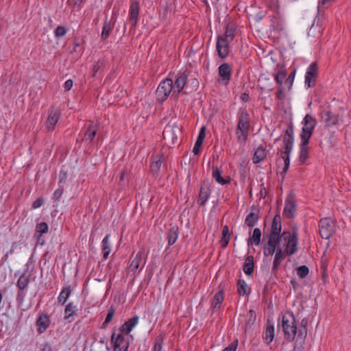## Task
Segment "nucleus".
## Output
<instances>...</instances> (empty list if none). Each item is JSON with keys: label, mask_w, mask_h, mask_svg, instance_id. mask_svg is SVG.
<instances>
[{"label": "nucleus", "mask_w": 351, "mask_h": 351, "mask_svg": "<svg viewBox=\"0 0 351 351\" xmlns=\"http://www.w3.org/2000/svg\"><path fill=\"white\" fill-rule=\"evenodd\" d=\"M278 326L282 329L284 337L287 341L294 340L298 329L295 317L292 312L287 311L279 316Z\"/></svg>", "instance_id": "f257e3e1"}, {"label": "nucleus", "mask_w": 351, "mask_h": 351, "mask_svg": "<svg viewBox=\"0 0 351 351\" xmlns=\"http://www.w3.org/2000/svg\"><path fill=\"white\" fill-rule=\"evenodd\" d=\"M238 123L235 131L237 139L241 143H245L250 128V114L246 109H240L238 114Z\"/></svg>", "instance_id": "f03ea898"}, {"label": "nucleus", "mask_w": 351, "mask_h": 351, "mask_svg": "<svg viewBox=\"0 0 351 351\" xmlns=\"http://www.w3.org/2000/svg\"><path fill=\"white\" fill-rule=\"evenodd\" d=\"M283 241L282 250H287L289 254H294L298 251V229L293 227L292 231H284L280 241Z\"/></svg>", "instance_id": "7ed1b4c3"}, {"label": "nucleus", "mask_w": 351, "mask_h": 351, "mask_svg": "<svg viewBox=\"0 0 351 351\" xmlns=\"http://www.w3.org/2000/svg\"><path fill=\"white\" fill-rule=\"evenodd\" d=\"M171 93H173V78L169 76L160 82L156 91V100L160 103L164 102Z\"/></svg>", "instance_id": "20e7f679"}, {"label": "nucleus", "mask_w": 351, "mask_h": 351, "mask_svg": "<svg viewBox=\"0 0 351 351\" xmlns=\"http://www.w3.org/2000/svg\"><path fill=\"white\" fill-rule=\"evenodd\" d=\"M111 343L113 345L114 351H127L129 345V335L118 331L114 328L111 335Z\"/></svg>", "instance_id": "39448f33"}, {"label": "nucleus", "mask_w": 351, "mask_h": 351, "mask_svg": "<svg viewBox=\"0 0 351 351\" xmlns=\"http://www.w3.org/2000/svg\"><path fill=\"white\" fill-rule=\"evenodd\" d=\"M302 132L300 134V139L309 141L317 125V121L311 114H307L302 121Z\"/></svg>", "instance_id": "423d86ee"}, {"label": "nucleus", "mask_w": 351, "mask_h": 351, "mask_svg": "<svg viewBox=\"0 0 351 351\" xmlns=\"http://www.w3.org/2000/svg\"><path fill=\"white\" fill-rule=\"evenodd\" d=\"M281 230V217L280 215L278 214L274 217L270 230L269 231L268 233L264 235L263 240H265V239H269L280 241L281 237L282 236Z\"/></svg>", "instance_id": "0eeeda50"}, {"label": "nucleus", "mask_w": 351, "mask_h": 351, "mask_svg": "<svg viewBox=\"0 0 351 351\" xmlns=\"http://www.w3.org/2000/svg\"><path fill=\"white\" fill-rule=\"evenodd\" d=\"M181 132L180 128L176 124H168L165 126L162 137L167 143L175 145L178 143V135Z\"/></svg>", "instance_id": "6e6552de"}, {"label": "nucleus", "mask_w": 351, "mask_h": 351, "mask_svg": "<svg viewBox=\"0 0 351 351\" xmlns=\"http://www.w3.org/2000/svg\"><path fill=\"white\" fill-rule=\"evenodd\" d=\"M188 76L184 73L179 72L174 76L173 79V93L171 97L177 99L179 97V94L183 90L184 86L187 83Z\"/></svg>", "instance_id": "1a4fd4ad"}, {"label": "nucleus", "mask_w": 351, "mask_h": 351, "mask_svg": "<svg viewBox=\"0 0 351 351\" xmlns=\"http://www.w3.org/2000/svg\"><path fill=\"white\" fill-rule=\"evenodd\" d=\"M319 234L322 239H328L335 232V222L330 218H324L319 221Z\"/></svg>", "instance_id": "9d476101"}, {"label": "nucleus", "mask_w": 351, "mask_h": 351, "mask_svg": "<svg viewBox=\"0 0 351 351\" xmlns=\"http://www.w3.org/2000/svg\"><path fill=\"white\" fill-rule=\"evenodd\" d=\"M318 75V64L317 62H312L308 66L305 75V85L308 88L314 87Z\"/></svg>", "instance_id": "9b49d317"}, {"label": "nucleus", "mask_w": 351, "mask_h": 351, "mask_svg": "<svg viewBox=\"0 0 351 351\" xmlns=\"http://www.w3.org/2000/svg\"><path fill=\"white\" fill-rule=\"evenodd\" d=\"M287 250H282L280 243L275 252L274 258L273 261V266L271 273L276 274L279 269L280 264L286 256H291Z\"/></svg>", "instance_id": "f8f14e48"}, {"label": "nucleus", "mask_w": 351, "mask_h": 351, "mask_svg": "<svg viewBox=\"0 0 351 351\" xmlns=\"http://www.w3.org/2000/svg\"><path fill=\"white\" fill-rule=\"evenodd\" d=\"M322 118L324 120L326 127L335 126L340 120L339 114L332 112L330 107L323 111Z\"/></svg>", "instance_id": "ddd939ff"}, {"label": "nucleus", "mask_w": 351, "mask_h": 351, "mask_svg": "<svg viewBox=\"0 0 351 351\" xmlns=\"http://www.w3.org/2000/svg\"><path fill=\"white\" fill-rule=\"evenodd\" d=\"M60 116V110L58 108H51L49 110V115L46 121V126L49 131L54 130Z\"/></svg>", "instance_id": "4468645a"}, {"label": "nucleus", "mask_w": 351, "mask_h": 351, "mask_svg": "<svg viewBox=\"0 0 351 351\" xmlns=\"http://www.w3.org/2000/svg\"><path fill=\"white\" fill-rule=\"evenodd\" d=\"M36 324L37 326V331L39 334L45 332L49 327L51 320L49 316L44 313H40L36 319Z\"/></svg>", "instance_id": "2eb2a0df"}, {"label": "nucleus", "mask_w": 351, "mask_h": 351, "mask_svg": "<svg viewBox=\"0 0 351 351\" xmlns=\"http://www.w3.org/2000/svg\"><path fill=\"white\" fill-rule=\"evenodd\" d=\"M295 211L296 204L294 201V197L290 194L286 199L283 214L287 218L291 219L294 217Z\"/></svg>", "instance_id": "dca6fc26"}, {"label": "nucleus", "mask_w": 351, "mask_h": 351, "mask_svg": "<svg viewBox=\"0 0 351 351\" xmlns=\"http://www.w3.org/2000/svg\"><path fill=\"white\" fill-rule=\"evenodd\" d=\"M210 195V189L208 182L204 181L200 187L199 197L197 203L199 206H204Z\"/></svg>", "instance_id": "f3484780"}, {"label": "nucleus", "mask_w": 351, "mask_h": 351, "mask_svg": "<svg viewBox=\"0 0 351 351\" xmlns=\"http://www.w3.org/2000/svg\"><path fill=\"white\" fill-rule=\"evenodd\" d=\"M280 241L267 239V241L263 246V255L265 256H272L275 254Z\"/></svg>", "instance_id": "a211bd4d"}, {"label": "nucleus", "mask_w": 351, "mask_h": 351, "mask_svg": "<svg viewBox=\"0 0 351 351\" xmlns=\"http://www.w3.org/2000/svg\"><path fill=\"white\" fill-rule=\"evenodd\" d=\"M139 317L138 315L132 317L131 319L125 322L118 330L119 332L129 335V333L132 330L138 322Z\"/></svg>", "instance_id": "6ab92c4d"}, {"label": "nucleus", "mask_w": 351, "mask_h": 351, "mask_svg": "<svg viewBox=\"0 0 351 351\" xmlns=\"http://www.w3.org/2000/svg\"><path fill=\"white\" fill-rule=\"evenodd\" d=\"M229 43L224 42L221 37H217L216 48L219 56L224 59L229 53Z\"/></svg>", "instance_id": "aec40b11"}, {"label": "nucleus", "mask_w": 351, "mask_h": 351, "mask_svg": "<svg viewBox=\"0 0 351 351\" xmlns=\"http://www.w3.org/2000/svg\"><path fill=\"white\" fill-rule=\"evenodd\" d=\"M139 14V4L137 1H132L130 7V23L132 27H134L138 21Z\"/></svg>", "instance_id": "412c9836"}, {"label": "nucleus", "mask_w": 351, "mask_h": 351, "mask_svg": "<svg viewBox=\"0 0 351 351\" xmlns=\"http://www.w3.org/2000/svg\"><path fill=\"white\" fill-rule=\"evenodd\" d=\"M232 73V69L228 63H223L219 66V77L221 78L222 81H224L226 82V84H227L231 77Z\"/></svg>", "instance_id": "4be33fe9"}, {"label": "nucleus", "mask_w": 351, "mask_h": 351, "mask_svg": "<svg viewBox=\"0 0 351 351\" xmlns=\"http://www.w3.org/2000/svg\"><path fill=\"white\" fill-rule=\"evenodd\" d=\"M259 210L254 206H252V211L247 215L245 219V223L250 227H254L259 219Z\"/></svg>", "instance_id": "5701e85b"}, {"label": "nucleus", "mask_w": 351, "mask_h": 351, "mask_svg": "<svg viewBox=\"0 0 351 351\" xmlns=\"http://www.w3.org/2000/svg\"><path fill=\"white\" fill-rule=\"evenodd\" d=\"M164 162L163 156H153V161L150 165V169L153 176L157 177L159 176L161 165Z\"/></svg>", "instance_id": "b1692460"}, {"label": "nucleus", "mask_w": 351, "mask_h": 351, "mask_svg": "<svg viewBox=\"0 0 351 351\" xmlns=\"http://www.w3.org/2000/svg\"><path fill=\"white\" fill-rule=\"evenodd\" d=\"M97 132V125L93 123L90 124L86 129L84 137L82 138V141L88 143H93Z\"/></svg>", "instance_id": "393cba45"}, {"label": "nucleus", "mask_w": 351, "mask_h": 351, "mask_svg": "<svg viewBox=\"0 0 351 351\" xmlns=\"http://www.w3.org/2000/svg\"><path fill=\"white\" fill-rule=\"evenodd\" d=\"M308 144L309 141L301 140L300 145V151L299 155V161L301 165H303L308 158Z\"/></svg>", "instance_id": "a878e982"}, {"label": "nucleus", "mask_w": 351, "mask_h": 351, "mask_svg": "<svg viewBox=\"0 0 351 351\" xmlns=\"http://www.w3.org/2000/svg\"><path fill=\"white\" fill-rule=\"evenodd\" d=\"M111 21H113L112 24H111V21H108L107 17H106V20L104 23L101 35V38L103 40H106L109 37L110 32L112 29L114 23L116 21V18H114L112 16L111 19Z\"/></svg>", "instance_id": "bb28decb"}, {"label": "nucleus", "mask_w": 351, "mask_h": 351, "mask_svg": "<svg viewBox=\"0 0 351 351\" xmlns=\"http://www.w3.org/2000/svg\"><path fill=\"white\" fill-rule=\"evenodd\" d=\"M27 271L28 267L20 276L17 280L16 286L20 290H25L28 287V285L30 282V276L27 275Z\"/></svg>", "instance_id": "cd10ccee"}, {"label": "nucleus", "mask_w": 351, "mask_h": 351, "mask_svg": "<svg viewBox=\"0 0 351 351\" xmlns=\"http://www.w3.org/2000/svg\"><path fill=\"white\" fill-rule=\"evenodd\" d=\"M254 262L252 256H247L245 260L243 270L247 276H251L254 272Z\"/></svg>", "instance_id": "c85d7f7f"}, {"label": "nucleus", "mask_w": 351, "mask_h": 351, "mask_svg": "<svg viewBox=\"0 0 351 351\" xmlns=\"http://www.w3.org/2000/svg\"><path fill=\"white\" fill-rule=\"evenodd\" d=\"M223 301V291H219L216 293L212 300V308L214 311H217L220 309L221 304Z\"/></svg>", "instance_id": "c756f323"}, {"label": "nucleus", "mask_w": 351, "mask_h": 351, "mask_svg": "<svg viewBox=\"0 0 351 351\" xmlns=\"http://www.w3.org/2000/svg\"><path fill=\"white\" fill-rule=\"evenodd\" d=\"M221 173L222 171H221L217 166L213 167L212 176L215 178V181L222 185L230 184V178H223L221 176Z\"/></svg>", "instance_id": "7c9ffc66"}, {"label": "nucleus", "mask_w": 351, "mask_h": 351, "mask_svg": "<svg viewBox=\"0 0 351 351\" xmlns=\"http://www.w3.org/2000/svg\"><path fill=\"white\" fill-rule=\"evenodd\" d=\"M267 154L265 151V148L263 145H260L254 152V156L252 158L253 162L254 164H257L264 160L266 158Z\"/></svg>", "instance_id": "2f4dec72"}, {"label": "nucleus", "mask_w": 351, "mask_h": 351, "mask_svg": "<svg viewBox=\"0 0 351 351\" xmlns=\"http://www.w3.org/2000/svg\"><path fill=\"white\" fill-rule=\"evenodd\" d=\"M72 292L71 286H67L62 289L58 297V302L60 305H64L70 297Z\"/></svg>", "instance_id": "473e14b6"}, {"label": "nucleus", "mask_w": 351, "mask_h": 351, "mask_svg": "<svg viewBox=\"0 0 351 351\" xmlns=\"http://www.w3.org/2000/svg\"><path fill=\"white\" fill-rule=\"evenodd\" d=\"M274 337V326L269 320L267 322V328L265 333L264 339L267 344L270 343Z\"/></svg>", "instance_id": "72a5a7b5"}, {"label": "nucleus", "mask_w": 351, "mask_h": 351, "mask_svg": "<svg viewBox=\"0 0 351 351\" xmlns=\"http://www.w3.org/2000/svg\"><path fill=\"white\" fill-rule=\"evenodd\" d=\"M110 234H107L101 242V251L103 259H106L111 252L110 244L109 242Z\"/></svg>", "instance_id": "f704fd0d"}, {"label": "nucleus", "mask_w": 351, "mask_h": 351, "mask_svg": "<svg viewBox=\"0 0 351 351\" xmlns=\"http://www.w3.org/2000/svg\"><path fill=\"white\" fill-rule=\"evenodd\" d=\"M178 237V227L173 226L169 228L167 234L168 244L172 245L176 243Z\"/></svg>", "instance_id": "c9c22d12"}, {"label": "nucleus", "mask_w": 351, "mask_h": 351, "mask_svg": "<svg viewBox=\"0 0 351 351\" xmlns=\"http://www.w3.org/2000/svg\"><path fill=\"white\" fill-rule=\"evenodd\" d=\"M230 237L231 233L230 232L229 228L227 225H225L223 227L222 238L220 241L221 247L226 248L228 246Z\"/></svg>", "instance_id": "e433bc0d"}, {"label": "nucleus", "mask_w": 351, "mask_h": 351, "mask_svg": "<svg viewBox=\"0 0 351 351\" xmlns=\"http://www.w3.org/2000/svg\"><path fill=\"white\" fill-rule=\"evenodd\" d=\"M143 260V254L142 252L139 251L134 257V259L132 261L130 268L132 271H136L141 266V263Z\"/></svg>", "instance_id": "4c0bfd02"}, {"label": "nucleus", "mask_w": 351, "mask_h": 351, "mask_svg": "<svg viewBox=\"0 0 351 351\" xmlns=\"http://www.w3.org/2000/svg\"><path fill=\"white\" fill-rule=\"evenodd\" d=\"M294 141L283 138V149L280 152V156L290 155Z\"/></svg>", "instance_id": "58836bf2"}, {"label": "nucleus", "mask_w": 351, "mask_h": 351, "mask_svg": "<svg viewBox=\"0 0 351 351\" xmlns=\"http://www.w3.org/2000/svg\"><path fill=\"white\" fill-rule=\"evenodd\" d=\"M77 311V306L71 302L68 303L64 308V319H69L71 316L74 315Z\"/></svg>", "instance_id": "ea45409f"}, {"label": "nucleus", "mask_w": 351, "mask_h": 351, "mask_svg": "<svg viewBox=\"0 0 351 351\" xmlns=\"http://www.w3.org/2000/svg\"><path fill=\"white\" fill-rule=\"evenodd\" d=\"M308 319L303 318L300 322V328L298 330V337L304 339L307 334Z\"/></svg>", "instance_id": "a19ab883"}, {"label": "nucleus", "mask_w": 351, "mask_h": 351, "mask_svg": "<svg viewBox=\"0 0 351 351\" xmlns=\"http://www.w3.org/2000/svg\"><path fill=\"white\" fill-rule=\"evenodd\" d=\"M261 230L258 228H254L253 230L252 237L249 238L247 240L248 245L252 241L256 245H259L261 241Z\"/></svg>", "instance_id": "79ce46f5"}, {"label": "nucleus", "mask_w": 351, "mask_h": 351, "mask_svg": "<svg viewBox=\"0 0 351 351\" xmlns=\"http://www.w3.org/2000/svg\"><path fill=\"white\" fill-rule=\"evenodd\" d=\"M237 291H238V293L241 295H245L247 294V290L250 289L247 285L246 284L245 281L244 280H242V279H239L238 281H237Z\"/></svg>", "instance_id": "37998d69"}, {"label": "nucleus", "mask_w": 351, "mask_h": 351, "mask_svg": "<svg viewBox=\"0 0 351 351\" xmlns=\"http://www.w3.org/2000/svg\"><path fill=\"white\" fill-rule=\"evenodd\" d=\"M217 37H221L224 42L230 43L234 38V30L232 28L227 27L225 34L219 35Z\"/></svg>", "instance_id": "c03bdc74"}, {"label": "nucleus", "mask_w": 351, "mask_h": 351, "mask_svg": "<svg viewBox=\"0 0 351 351\" xmlns=\"http://www.w3.org/2000/svg\"><path fill=\"white\" fill-rule=\"evenodd\" d=\"M114 313L115 309L112 306H111L108 311V313L105 319V321L102 323L100 327L101 329H106L107 328L108 324L112 321L113 316L114 315Z\"/></svg>", "instance_id": "a18cd8bd"}, {"label": "nucleus", "mask_w": 351, "mask_h": 351, "mask_svg": "<svg viewBox=\"0 0 351 351\" xmlns=\"http://www.w3.org/2000/svg\"><path fill=\"white\" fill-rule=\"evenodd\" d=\"M248 314V317L245 323V330L251 328V326L254 324L256 319V315L254 310H250Z\"/></svg>", "instance_id": "49530a36"}, {"label": "nucleus", "mask_w": 351, "mask_h": 351, "mask_svg": "<svg viewBox=\"0 0 351 351\" xmlns=\"http://www.w3.org/2000/svg\"><path fill=\"white\" fill-rule=\"evenodd\" d=\"M63 193H64V189H63L62 186H60V188L57 189L54 191V193L53 194V199L54 200L55 204L53 205V206H58V202H60Z\"/></svg>", "instance_id": "de8ad7c7"}, {"label": "nucleus", "mask_w": 351, "mask_h": 351, "mask_svg": "<svg viewBox=\"0 0 351 351\" xmlns=\"http://www.w3.org/2000/svg\"><path fill=\"white\" fill-rule=\"evenodd\" d=\"M283 138L294 141V129L292 123L286 129Z\"/></svg>", "instance_id": "09e8293b"}, {"label": "nucleus", "mask_w": 351, "mask_h": 351, "mask_svg": "<svg viewBox=\"0 0 351 351\" xmlns=\"http://www.w3.org/2000/svg\"><path fill=\"white\" fill-rule=\"evenodd\" d=\"M309 274V269L306 265H302L297 268V274L300 278H305Z\"/></svg>", "instance_id": "8fccbe9b"}, {"label": "nucleus", "mask_w": 351, "mask_h": 351, "mask_svg": "<svg viewBox=\"0 0 351 351\" xmlns=\"http://www.w3.org/2000/svg\"><path fill=\"white\" fill-rule=\"evenodd\" d=\"M286 75L287 73L285 70L282 69L279 71L274 77L275 81L277 84L281 86L286 78Z\"/></svg>", "instance_id": "3c124183"}, {"label": "nucleus", "mask_w": 351, "mask_h": 351, "mask_svg": "<svg viewBox=\"0 0 351 351\" xmlns=\"http://www.w3.org/2000/svg\"><path fill=\"white\" fill-rule=\"evenodd\" d=\"M49 227L46 222H40L36 225V232L42 234H46L48 232Z\"/></svg>", "instance_id": "603ef678"}, {"label": "nucleus", "mask_w": 351, "mask_h": 351, "mask_svg": "<svg viewBox=\"0 0 351 351\" xmlns=\"http://www.w3.org/2000/svg\"><path fill=\"white\" fill-rule=\"evenodd\" d=\"M55 36L58 38L64 36L66 33V29L64 26H58L55 29Z\"/></svg>", "instance_id": "864d4df0"}, {"label": "nucleus", "mask_w": 351, "mask_h": 351, "mask_svg": "<svg viewBox=\"0 0 351 351\" xmlns=\"http://www.w3.org/2000/svg\"><path fill=\"white\" fill-rule=\"evenodd\" d=\"M162 347V339L161 337H157L153 348V351H161Z\"/></svg>", "instance_id": "5fc2aeb1"}, {"label": "nucleus", "mask_w": 351, "mask_h": 351, "mask_svg": "<svg viewBox=\"0 0 351 351\" xmlns=\"http://www.w3.org/2000/svg\"><path fill=\"white\" fill-rule=\"evenodd\" d=\"M44 204V199L43 197H39L36 199L32 205V208L33 209H36L41 207Z\"/></svg>", "instance_id": "6e6d98bb"}, {"label": "nucleus", "mask_w": 351, "mask_h": 351, "mask_svg": "<svg viewBox=\"0 0 351 351\" xmlns=\"http://www.w3.org/2000/svg\"><path fill=\"white\" fill-rule=\"evenodd\" d=\"M295 70L293 71L289 75V76L285 79V83L289 84V88L291 87V86H292V84L293 83V80H294V77H295Z\"/></svg>", "instance_id": "4d7b16f0"}, {"label": "nucleus", "mask_w": 351, "mask_h": 351, "mask_svg": "<svg viewBox=\"0 0 351 351\" xmlns=\"http://www.w3.org/2000/svg\"><path fill=\"white\" fill-rule=\"evenodd\" d=\"M203 143L196 140L195 145L193 149V153L194 155H198L200 153V148Z\"/></svg>", "instance_id": "13d9d810"}, {"label": "nucleus", "mask_w": 351, "mask_h": 351, "mask_svg": "<svg viewBox=\"0 0 351 351\" xmlns=\"http://www.w3.org/2000/svg\"><path fill=\"white\" fill-rule=\"evenodd\" d=\"M25 296V293L24 292V290L19 289V291L16 295V301L19 304L23 303V302L24 301Z\"/></svg>", "instance_id": "bf43d9fd"}, {"label": "nucleus", "mask_w": 351, "mask_h": 351, "mask_svg": "<svg viewBox=\"0 0 351 351\" xmlns=\"http://www.w3.org/2000/svg\"><path fill=\"white\" fill-rule=\"evenodd\" d=\"M205 131H206L205 126L202 127V128L200 129V131L199 132L198 136L197 138V141H199L202 143L204 142V140L206 136Z\"/></svg>", "instance_id": "052dcab7"}, {"label": "nucleus", "mask_w": 351, "mask_h": 351, "mask_svg": "<svg viewBox=\"0 0 351 351\" xmlns=\"http://www.w3.org/2000/svg\"><path fill=\"white\" fill-rule=\"evenodd\" d=\"M284 88L280 87L276 94V98L279 100H284L285 98V95L284 93Z\"/></svg>", "instance_id": "680f3d73"}, {"label": "nucleus", "mask_w": 351, "mask_h": 351, "mask_svg": "<svg viewBox=\"0 0 351 351\" xmlns=\"http://www.w3.org/2000/svg\"><path fill=\"white\" fill-rule=\"evenodd\" d=\"M238 345V340H235L233 343L225 348L222 351H236Z\"/></svg>", "instance_id": "e2e57ef3"}, {"label": "nucleus", "mask_w": 351, "mask_h": 351, "mask_svg": "<svg viewBox=\"0 0 351 351\" xmlns=\"http://www.w3.org/2000/svg\"><path fill=\"white\" fill-rule=\"evenodd\" d=\"M103 62L101 61H97L93 66V76H95L96 73L100 69L101 66H102Z\"/></svg>", "instance_id": "0e129e2a"}, {"label": "nucleus", "mask_w": 351, "mask_h": 351, "mask_svg": "<svg viewBox=\"0 0 351 351\" xmlns=\"http://www.w3.org/2000/svg\"><path fill=\"white\" fill-rule=\"evenodd\" d=\"M331 0H320L319 1V4H318V7H317V9H318V11L320 12V11H322L324 10V5L328 3L329 1H330Z\"/></svg>", "instance_id": "69168bd1"}, {"label": "nucleus", "mask_w": 351, "mask_h": 351, "mask_svg": "<svg viewBox=\"0 0 351 351\" xmlns=\"http://www.w3.org/2000/svg\"><path fill=\"white\" fill-rule=\"evenodd\" d=\"M73 81L71 80H67L64 84V88L66 91H69L73 87Z\"/></svg>", "instance_id": "338daca9"}, {"label": "nucleus", "mask_w": 351, "mask_h": 351, "mask_svg": "<svg viewBox=\"0 0 351 351\" xmlns=\"http://www.w3.org/2000/svg\"><path fill=\"white\" fill-rule=\"evenodd\" d=\"M41 351H54L51 345L47 342L42 345Z\"/></svg>", "instance_id": "774afa93"}]
</instances>
